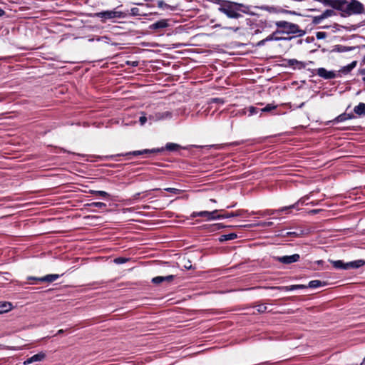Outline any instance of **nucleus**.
Returning a JSON list of instances; mask_svg holds the SVG:
<instances>
[{"label": "nucleus", "mask_w": 365, "mask_h": 365, "mask_svg": "<svg viewBox=\"0 0 365 365\" xmlns=\"http://www.w3.org/2000/svg\"><path fill=\"white\" fill-rule=\"evenodd\" d=\"M185 268L189 269V264H187V266H185Z\"/></svg>", "instance_id": "nucleus-53"}, {"label": "nucleus", "mask_w": 365, "mask_h": 365, "mask_svg": "<svg viewBox=\"0 0 365 365\" xmlns=\"http://www.w3.org/2000/svg\"><path fill=\"white\" fill-rule=\"evenodd\" d=\"M130 12H131V14L133 16H140L141 15L139 12V9L138 8H136V7H134V8H132L130 9Z\"/></svg>", "instance_id": "nucleus-37"}, {"label": "nucleus", "mask_w": 365, "mask_h": 365, "mask_svg": "<svg viewBox=\"0 0 365 365\" xmlns=\"http://www.w3.org/2000/svg\"><path fill=\"white\" fill-rule=\"evenodd\" d=\"M59 274H47L44 277H29L28 279L29 280H34L35 282H31L30 284H37L38 282H53L54 281H56V279H58L59 278Z\"/></svg>", "instance_id": "nucleus-5"}, {"label": "nucleus", "mask_w": 365, "mask_h": 365, "mask_svg": "<svg viewBox=\"0 0 365 365\" xmlns=\"http://www.w3.org/2000/svg\"><path fill=\"white\" fill-rule=\"evenodd\" d=\"M299 255L294 254L289 256L277 257V261L283 264H291L299 261Z\"/></svg>", "instance_id": "nucleus-8"}, {"label": "nucleus", "mask_w": 365, "mask_h": 365, "mask_svg": "<svg viewBox=\"0 0 365 365\" xmlns=\"http://www.w3.org/2000/svg\"><path fill=\"white\" fill-rule=\"evenodd\" d=\"M363 81L365 82V76L363 78Z\"/></svg>", "instance_id": "nucleus-56"}, {"label": "nucleus", "mask_w": 365, "mask_h": 365, "mask_svg": "<svg viewBox=\"0 0 365 365\" xmlns=\"http://www.w3.org/2000/svg\"><path fill=\"white\" fill-rule=\"evenodd\" d=\"M63 332H64L63 329H60V330L58 331V334H62Z\"/></svg>", "instance_id": "nucleus-48"}, {"label": "nucleus", "mask_w": 365, "mask_h": 365, "mask_svg": "<svg viewBox=\"0 0 365 365\" xmlns=\"http://www.w3.org/2000/svg\"><path fill=\"white\" fill-rule=\"evenodd\" d=\"M272 225H273V222H271V221L264 222L262 223V225H263V226H267V227H269V226H272Z\"/></svg>", "instance_id": "nucleus-42"}, {"label": "nucleus", "mask_w": 365, "mask_h": 365, "mask_svg": "<svg viewBox=\"0 0 365 365\" xmlns=\"http://www.w3.org/2000/svg\"><path fill=\"white\" fill-rule=\"evenodd\" d=\"M317 74L324 79H333L336 77L334 71H329L324 68H319L317 70Z\"/></svg>", "instance_id": "nucleus-9"}, {"label": "nucleus", "mask_w": 365, "mask_h": 365, "mask_svg": "<svg viewBox=\"0 0 365 365\" xmlns=\"http://www.w3.org/2000/svg\"><path fill=\"white\" fill-rule=\"evenodd\" d=\"M308 198H309L308 196H304V197L300 198L296 203H294L292 205L283 207L279 210H267V214H268V215H274L275 213L281 214V212H282L283 211H285L287 210H289L291 208H297L299 204H302V205L304 204L306 200H307Z\"/></svg>", "instance_id": "nucleus-7"}, {"label": "nucleus", "mask_w": 365, "mask_h": 365, "mask_svg": "<svg viewBox=\"0 0 365 365\" xmlns=\"http://www.w3.org/2000/svg\"><path fill=\"white\" fill-rule=\"evenodd\" d=\"M91 193L94 194L96 195H99L103 197H107L109 196V194L106 192V191L102 190H92Z\"/></svg>", "instance_id": "nucleus-28"}, {"label": "nucleus", "mask_w": 365, "mask_h": 365, "mask_svg": "<svg viewBox=\"0 0 365 365\" xmlns=\"http://www.w3.org/2000/svg\"><path fill=\"white\" fill-rule=\"evenodd\" d=\"M317 264H319V265H322L324 264V261L323 260H318L316 262Z\"/></svg>", "instance_id": "nucleus-47"}, {"label": "nucleus", "mask_w": 365, "mask_h": 365, "mask_svg": "<svg viewBox=\"0 0 365 365\" xmlns=\"http://www.w3.org/2000/svg\"><path fill=\"white\" fill-rule=\"evenodd\" d=\"M331 262L336 269H348V267H346L347 263H344L341 260L331 261Z\"/></svg>", "instance_id": "nucleus-20"}, {"label": "nucleus", "mask_w": 365, "mask_h": 365, "mask_svg": "<svg viewBox=\"0 0 365 365\" xmlns=\"http://www.w3.org/2000/svg\"><path fill=\"white\" fill-rule=\"evenodd\" d=\"M240 6L241 5L239 4L226 1L218 8V10L220 12L225 14L228 18L239 19L242 16L240 13Z\"/></svg>", "instance_id": "nucleus-2"}, {"label": "nucleus", "mask_w": 365, "mask_h": 365, "mask_svg": "<svg viewBox=\"0 0 365 365\" xmlns=\"http://www.w3.org/2000/svg\"><path fill=\"white\" fill-rule=\"evenodd\" d=\"M223 29H228V30H233V31H238V29H239V28H237H237H235V29H233V28H232V27H224Z\"/></svg>", "instance_id": "nucleus-44"}, {"label": "nucleus", "mask_w": 365, "mask_h": 365, "mask_svg": "<svg viewBox=\"0 0 365 365\" xmlns=\"http://www.w3.org/2000/svg\"><path fill=\"white\" fill-rule=\"evenodd\" d=\"M324 18L323 15H322V14H321V15H319V16H314V19H313V23H314V24H320V23L322 21V20H324Z\"/></svg>", "instance_id": "nucleus-33"}, {"label": "nucleus", "mask_w": 365, "mask_h": 365, "mask_svg": "<svg viewBox=\"0 0 365 365\" xmlns=\"http://www.w3.org/2000/svg\"><path fill=\"white\" fill-rule=\"evenodd\" d=\"M211 101H212V102H215V103H224V101H223V100H222V99H221V98H212Z\"/></svg>", "instance_id": "nucleus-40"}, {"label": "nucleus", "mask_w": 365, "mask_h": 365, "mask_svg": "<svg viewBox=\"0 0 365 365\" xmlns=\"http://www.w3.org/2000/svg\"><path fill=\"white\" fill-rule=\"evenodd\" d=\"M90 205L100 209L105 208L106 207V205L101 202H93Z\"/></svg>", "instance_id": "nucleus-32"}, {"label": "nucleus", "mask_w": 365, "mask_h": 365, "mask_svg": "<svg viewBox=\"0 0 365 365\" xmlns=\"http://www.w3.org/2000/svg\"><path fill=\"white\" fill-rule=\"evenodd\" d=\"M168 26V21L165 19H162L158 21L155 22L150 26L151 29H164Z\"/></svg>", "instance_id": "nucleus-14"}, {"label": "nucleus", "mask_w": 365, "mask_h": 365, "mask_svg": "<svg viewBox=\"0 0 365 365\" xmlns=\"http://www.w3.org/2000/svg\"><path fill=\"white\" fill-rule=\"evenodd\" d=\"M215 27H217V28H219V27H220L221 26H220V24H217V25H215Z\"/></svg>", "instance_id": "nucleus-51"}, {"label": "nucleus", "mask_w": 365, "mask_h": 365, "mask_svg": "<svg viewBox=\"0 0 365 365\" xmlns=\"http://www.w3.org/2000/svg\"><path fill=\"white\" fill-rule=\"evenodd\" d=\"M185 268L189 269V264H187V266H185Z\"/></svg>", "instance_id": "nucleus-55"}, {"label": "nucleus", "mask_w": 365, "mask_h": 365, "mask_svg": "<svg viewBox=\"0 0 365 365\" xmlns=\"http://www.w3.org/2000/svg\"><path fill=\"white\" fill-rule=\"evenodd\" d=\"M5 14V11L0 8V16H2Z\"/></svg>", "instance_id": "nucleus-46"}, {"label": "nucleus", "mask_w": 365, "mask_h": 365, "mask_svg": "<svg viewBox=\"0 0 365 365\" xmlns=\"http://www.w3.org/2000/svg\"><path fill=\"white\" fill-rule=\"evenodd\" d=\"M356 64L357 61H354L351 62L350 64L342 67L340 71L345 74L349 73L352 69H354L356 66Z\"/></svg>", "instance_id": "nucleus-19"}, {"label": "nucleus", "mask_w": 365, "mask_h": 365, "mask_svg": "<svg viewBox=\"0 0 365 365\" xmlns=\"http://www.w3.org/2000/svg\"><path fill=\"white\" fill-rule=\"evenodd\" d=\"M286 236H294V237H297V236H299V235L297 233L294 232H287Z\"/></svg>", "instance_id": "nucleus-43"}, {"label": "nucleus", "mask_w": 365, "mask_h": 365, "mask_svg": "<svg viewBox=\"0 0 365 365\" xmlns=\"http://www.w3.org/2000/svg\"><path fill=\"white\" fill-rule=\"evenodd\" d=\"M180 148V145L173 143H168L166 144L165 148L170 151L177 150Z\"/></svg>", "instance_id": "nucleus-26"}, {"label": "nucleus", "mask_w": 365, "mask_h": 365, "mask_svg": "<svg viewBox=\"0 0 365 365\" xmlns=\"http://www.w3.org/2000/svg\"><path fill=\"white\" fill-rule=\"evenodd\" d=\"M249 110L250 114L252 115L257 113V108L252 106L250 107Z\"/></svg>", "instance_id": "nucleus-41"}, {"label": "nucleus", "mask_w": 365, "mask_h": 365, "mask_svg": "<svg viewBox=\"0 0 365 365\" xmlns=\"http://www.w3.org/2000/svg\"><path fill=\"white\" fill-rule=\"evenodd\" d=\"M174 278H175L174 275H168L165 277L158 276V277H153L152 279V282L155 284H159L164 282H170L174 279Z\"/></svg>", "instance_id": "nucleus-13"}, {"label": "nucleus", "mask_w": 365, "mask_h": 365, "mask_svg": "<svg viewBox=\"0 0 365 365\" xmlns=\"http://www.w3.org/2000/svg\"><path fill=\"white\" fill-rule=\"evenodd\" d=\"M277 108L276 106L273 104H267L264 108H263L261 110L262 112H269Z\"/></svg>", "instance_id": "nucleus-31"}, {"label": "nucleus", "mask_w": 365, "mask_h": 365, "mask_svg": "<svg viewBox=\"0 0 365 365\" xmlns=\"http://www.w3.org/2000/svg\"><path fill=\"white\" fill-rule=\"evenodd\" d=\"M210 201H212V202H216L215 200H214V199H211Z\"/></svg>", "instance_id": "nucleus-52"}, {"label": "nucleus", "mask_w": 365, "mask_h": 365, "mask_svg": "<svg viewBox=\"0 0 365 365\" xmlns=\"http://www.w3.org/2000/svg\"><path fill=\"white\" fill-rule=\"evenodd\" d=\"M13 306L10 302H0V314H3L11 310Z\"/></svg>", "instance_id": "nucleus-18"}, {"label": "nucleus", "mask_w": 365, "mask_h": 365, "mask_svg": "<svg viewBox=\"0 0 365 365\" xmlns=\"http://www.w3.org/2000/svg\"><path fill=\"white\" fill-rule=\"evenodd\" d=\"M322 284V282H321L320 280H312L309 282L308 287L317 288L321 287Z\"/></svg>", "instance_id": "nucleus-27"}, {"label": "nucleus", "mask_w": 365, "mask_h": 365, "mask_svg": "<svg viewBox=\"0 0 365 365\" xmlns=\"http://www.w3.org/2000/svg\"><path fill=\"white\" fill-rule=\"evenodd\" d=\"M46 357V354L43 352L38 353L31 357L28 358L24 361V365H29L34 362H38L43 361Z\"/></svg>", "instance_id": "nucleus-10"}, {"label": "nucleus", "mask_w": 365, "mask_h": 365, "mask_svg": "<svg viewBox=\"0 0 365 365\" xmlns=\"http://www.w3.org/2000/svg\"><path fill=\"white\" fill-rule=\"evenodd\" d=\"M335 6L336 9L345 12L348 15L362 14L364 12L363 4L356 0L351 1H340V3H337V5Z\"/></svg>", "instance_id": "nucleus-1"}, {"label": "nucleus", "mask_w": 365, "mask_h": 365, "mask_svg": "<svg viewBox=\"0 0 365 365\" xmlns=\"http://www.w3.org/2000/svg\"><path fill=\"white\" fill-rule=\"evenodd\" d=\"M247 212V211L240 210H237L233 212L227 213L226 215H222L224 216L223 218H228L232 217H240V216H245V214Z\"/></svg>", "instance_id": "nucleus-21"}, {"label": "nucleus", "mask_w": 365, "mask_h": 365, "mask_svg": "<svg viewBox=\"0 0 365 365\" xmlns=\"http://www.w3.org/2000/svg\"><path fill=\"white\" fill-rule=\"evenodd\" d=\"M324 19L330 17L336 14L335 11L333 9H327L322 14Z\"/></svg>", "instance_id": "nucleus-30"}, {"label": "nucleus", "mask_w": 365, "mask_h": 365, "mask_svg": "<svg viewBox=\"0 0 365 365\" xmlns=\"http://www.w3.org/2000/svg\"><path fill=\"white\" fill-rule=\"evenodd\" d=\"M138 65V63L137 62H133V66H137Z\"/></svg>", "instance_id": "nucleus-50"}, {"label": "nucleus", "mask_w": 365, "mask_h": 365, "mask_svg": "<svg viewBox=\"0 0 365 365\" xmlns=\"http://www.w3.org/2000/svg\"><path fill=\"white\" fill-rule=\"evenodd\" d=\"M364 264H365L364 260L359 259V260L347 262L346 267H348V269H356V268H359V267L363 266Z\"/></svg>", "instance_id": "nucleus-15"}, {"label": "nucleus", "mask_w": 365, "mask_h": 365, "mask_svg": "<svg viewBox=\"0 0 365 365\" xmlns=\"http://www.w3.org/2000/svg\"><path fill=\"white\" fill-rule=\"evenodd\" d=\"M277 39H278V38L274 37V34H272V35L268 36L267 38L257 42L256 44V46L260 47V46H264L265 44V43L267 41H271L277 40Z\"/></svg>", "instance_id": "nucleus-22"}, {"label": "nucleus", "mask_w": 365, "mask_h": 365, "mask_svg": "<svg viewBox=\"0 0 365 365\" xmlns=\"http://www.w3.org/2000/svg\"><path fill=\"white\" fill-rule=\"evenodd\" d=\"M257 311L259 313H264L265 312H267V305L264 304H257L256 307H255Z\"/></svg>", "instance_id": "nucleus-29"}, {"label": "nucleus", "mask_w": 365, "mask_h": 365, "mask_svg": "<svg viewBox=\"0 0 365 365\" xmlns=\"http://www.w3.org/2000/svg\"><path fill=\"white\" fill-rule=\"evenodd\" d=\"M354 111L359 115H365V103H359L356 106L354 107Z\"/></svg>", "instance_id": "nucleus-17"}, {"label": "nucleus", "mask_w": 365, "mask_h": 365, "mask_svg": "<svg viewBox=\"0 0 365 365\" xmlns=\"http://www.w3.org/2000/svg\"><path fill=\"white\" fill-rule=\"evenodd\" d=\"M140 192L135 193V194L133 195V198H134V200L138 199V198L139 197V196H140Z\"/></svg>", "instance_id": "nucleus-45"}, {"label": "nucleus", "mask_w": 365, "mask_h": 365, "mask_svg": "<svg viewBox=\"0 0 365 365\" xmlns=\"http://www.w3.org/2000/svg\"><path fill=\"white\" fill-rule=\"evenodd\" d=\"M353 118H354V115L352 113H342V114L338 115L334 119V121L339 123V122H343L346 120H350V119H353Z\"/></svg>", "instance_id": "nucleus-16"}, {"label": "nucleus", "mask_w": 365, "mask_h": 365, "mask_svg": "<svg viewBox=\"0 0 365 365\" xmlns=\"http://www.w3.org/2000/svg\"><path fill=\"white\" fill-rule=\"evenodd\" d=\"M307 287H308V286H306L304 284H294V285L284 286V287H269V289L283 290V291H292V290H295V289H305Z\"/></svg>", "instance_id": "nucleus-12"}, {"label": "nucleus", "mask_w": 365, "mask_h": 365, "mask_svg": "<svg viewBox=\"0 0 365 365\" xmlns=\"http://www.w3.org/2000/svg\"><path fill=\"white\" fill-rule=\"evenodd\" d=\"M361 365H365V358L364 359L363 361L361 362Z\"/></svg>", "instance_id": "nucleus-49"}, {"label": "nucleus", "mask_w": 365, "mask_h": 365, "mask_svg": "<svg viewBox=\"0 0 365 365\" xmlns=\"http://www.w3.org/2000/svg\"><path fill=\"white\" fill-rule=\"evenodd\" d=\"M98 17L106 19H111L115 18H123L125 15L121 11H106L96 14Z\"/></svg>", "instance_id": "nucleus-6"}, {"label": "nucleus", "mask_w": 365, "mask_h": 365, "mask_svg": "<svg viewBox=\"0 0 365 365\" xmlns=\"http://www.w3.org/2000/svg\"><path fill=\"white\" fill-rule=\"evenodd\" d=\"M128 261V259L125 257H117L114 259V262L118 264L125 263Z\"/></svg>", "instance_id": "nucleus-34"}, {"label": "nucleus", "mask_w": 365, "mask_h": 365, "mask_svg": "<svg viewBox=\"0 0 365 365\" xmlns=\"http://www.w3.org/2000/svg\"><path fill=\"white\" fill-rule=\"evenodd\" d=\"M171 117V113L169 111H165L163 113H158L155 114V120H161L166 118H170Z\"/></svg>", "instance_id": "nucleus-23"}, {"label": "nucleus", "mask_w": 365, "mask_h": 365, "mask_svg": "<svg viewBox=\"0 0 365 365\" xmlns=\"http://www.w3.org/2000/svg\"><path fill=\"white\" fill-rule=\"evenodd\" d=\"M237 238V235L235 233H230L228 235H224L221 236L220 241L225 240H232Z\"/></svg>", "instance_id": "nucleus-25"}, {"label": "nucleus", "mask_w": 365, "mask_h": 365, "mask_svg": "<svg viewBox=\"0 0 365 365\" xmlns=\"http://www.w3.org/2000/svg\"><path fill=\"white\" fill-rule=\"evenodd\" d=\"M139 121L141 125H144L145 122L147 121V118L145 116H141L139 118Z\"/></svg>", "instance_id": "nucleus-39"}, {"label": "nucleus", "mask_w": 365, "mask_h": 365, "mask_svg": "<svg viewBox=\"0 0 365 365\" xmlns=\"http://www.w3.org/2000/svg\"><path fill=\"white\" fill-rule=\"evenodd\" d=\"M158 6L159 8H162V9L170 8V6H169L168 4H165L163 1H158Z\"/></svg>", "instance_id": "nucleus-36"}, {"label": "nucleus", "mask_w": 365, "mask_h": 365, "mask_svg": "<svg viewBox=\"0 0 365 365\" xmlns=\"http://www.w3.org/2000/svg\"><path fill=\"white\" fill-rule=\"evenodd\" d=\"M277 28L282 29V33L287 34H296L297 36H302L304 32L301 30L297 24L288 22L286 21H279L275 22Z\"/></svg>", "instance_id": "nucleus-3"}, {"label": "nucleus", "mask_w": 365, "mask_h": 365, "mask_svg": "<svg viewBox=\"0 0 365 365\" xmlns=\"http://www.w3.org/2000/svg\"><path fill=\"white\" fill-rule=\"evenodd\" d=\"M317 38L318 39H322V38H324L326 37V33L324 32H318L317 33Z\"/></svg>", "instance_id": "nucleus-38"}, {"label": "nucleus", "mask_w": 365, "mask_h": 365, "mask_svg": "<svg viewBox=\"0 0 365 365\" xmlns=\"http://www.w3.org/2000/svg\"><path fill=\"white\" fill-rule=\"evenodd\" d=\"M165 190H166L169 192L173 193V194H180L181 193L180 190L173 188V187H168V188H165Z\"/></svg>", "instance_id": "nucleus-35"}, {"label": "nucleus", "mask_w": 365, "mask_h": 365, "mask_svg": "<svg viewBox=\"0 0 365 365\" xmlns=\"http://www.w3.org/2000/svg\"><path fill=\"white\" fill-rule=\"evenodd\" d=\"M185 268L189 269V264H187V266H185Z\"/></svg>", "instance_id": "nucleus-54"}, {"label": "nucleus", "mask_w": 365, "mask_h": 365, "mask_svg": "<svg viewBox=\"0 0 365 365\" xmlns=\"http://www.w3.org/2000/svg\"><path fill=\"white\" fill-rule=\"evenodd\" d=\"M163 150H164L163 148H156V149H145L143 150H136V151H133V152L127 153L124 155H140L148 154V153H155L162 152Z\"/></svg>", "instance_id": "nucleus-11"}, {"label": "nucleus", "mask_w": 365, "mask_h": 365, "mask_svg": "<svg viewBox=\"0 0 365 365\" xmlns=\"http://www.w3.org/2000/svg\"><path fill=\"white\" fill-rule=\"evenodd\" d=\"M289 64L290 66H297L299 68L305 67V64L303 62L299 61L296 59H290L289 61Z\"/></svg>", "instance_id": "nucleus-24"}, {"label": "nucleus", "mask_w": 365, "mask_h": 365, "mask_svg": "<svg viewBox=\"0 0 365 365\" xmlns=\"http://www.w3.org/2000/svg\"><path fill=\"white\" fill-rule=\"evenodd\" d=\"M218 210H215L212 212L208 211H201V212H195L192 214V217H205L209 220H214L217 219H222L224 217L223 215H217Z\"/></svg>", "instance_id": "nucleus-4"}]
</instances>
